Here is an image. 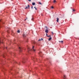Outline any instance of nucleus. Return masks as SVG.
Returning <instances> with one entry per match:
<instances>
[{"label":"nucleus","mask_w":79,"mask_h":79,"mask_svg":"<svg viewBox=\"0 0 79 79\" xmlns=\"http://www.w3.org/2000/svg\"><path fill=\"white\" fill-rule=\"evenodd\" d=\"M34 8L35 9V10H37V8H36L35 7H34Z\"/></svg>","instance_id":"nucleus-14"},{"label":"nucleus","mask_w":79,"mask_h":79,"mask_svg":"<svg viewBox=\"0 0 79 79\" xmlns=\"http://www.w3.org/2000/svg\"><path fill=\"white\" fill-rule=\"evenodd\" d=\"M0 22H1V20H0Z\"/></svg>","instance_id":"nucleus-28"},{"label":"nucleus","mask_w":79,"mask_h":79,"mask_svg":"<svg viewBox=\"0 0 79 79\" xmlns=\"http://www.w3.org/2000/svg\"><path fill=\"white\" fill-rule=\"evenodd\" d=\"M6 49H7V47H6Z\"/></svg>","instance_id":"nucleus-25"},{"label":"nucleus","mask_w":79,"mask_h":79,"mask_svg":"<svg viewBox=\"0 0 79 79\" xmlns=\"http://www.w3.org/2000/svg\"><path fill=\"white\" fill-rule=\"evenodd\" d=\"M59 42H61V43H62V44L63 42V41H59Z\"/></svg>","instance_id":"nucleus-10"},{"label":"nucleus","mask_w":79,"mask_h":79,"mask_svg":"<svg viewBox=\"0 0 79 79\" xmlns=\"http://www.w3.org/2000/svg\"><path fill=\"white\" fill-rule=\"evenodd\" d=\"M47 37H51V35H48V36H47Z\"/></svg>","instance_id":"nucleus-15"},{"label":"nucleus","mask_w":79,"mask_h":79,"mask_svg":"<svg viewBox=\"0 0 79 79\" xmlns=\"http://www.w3.org/2000/svg\"><path fill=\"white\" fill-rule=\"evenodd\" d=\"M24 62H23V63Z\"/></svg>","instance_id":"nucleus-31"},{"label":"nucleus","mask_w":79,"mask_h":79,"mask_svg":"<svg viewBox=\"0 0 79 79\" xmlns=\"http://www.w3.org/2000/svg\"><path fill=\"white\" fill-rule=\"evenodd\" d=\"M40 40H43V39L41 38V39H40L39 40H38V41H40Z\"/></svg>","instance_id":"nucleus-7"},{"label":"nucleus","mask_w":79,"mask_h":79,"mask_svg":"<svg viewBox=\"0 0 79 79\" xmlns=\"http://www.w3.org/2000/svg\"><path fill=\"white\" fill-rule=\"evenodd\" d=\"M33 6H31V8H32V9H33Z\"/></svg>","instance_id":"nucleus-21"},{"label":"nucleus","mask_w":79,"mask_h":79,"mask_svg":"<svg viewBox=\"0 0 79 79\" xmlns=\"http://www.w3.org/2000/svg\"><path fill=\"white\" fill-rule=\"evenodd\" d=\"M52 34H53V32H52Z\"/></svg>","instance_id":"nucleus-23"},{"label":"nucleus","mask_w":79,"mask_h":79,"mask_svg":"<svg viewBox=\"0 0 79 79\" xmlns=\"http://www.w3.org/2000/svg\"><path fill=\"white\" fill-rule=\"evenodd\" d=\"M1 43V41L0 40V44Z\"/></svg>","instance_id":"nucleus-27"},{"label":"nucleus","mask_w":79,"mask_h":79,"mask_svg":"<svg viewBox=\"0 0 79 79\" xmlns=\"http://www.w3.org/2000/svg\"><path fill=\"white\" fill-rule=\"evenodd\" d=\"M66 75H64V79H66Z\"/></svg>","instance_id":"nucleus-8"},{"label":"nucleus","mask_w":79,"mask_h":79,"mask_svg":"<svg viewBox=\"0 0 79 79\" xmlns=\"http://www.w3.org/2000/svg\"><path fill=\"white\" fill-rule=\"evenodd\" d=\"M28 51H33V52H35V49L34 48V46H33L32 48V49H30L29 48H28Z\"/></svg>","instance_id":"nucleus-1"},{"label":"nucleus","mask_w":79,"mask_h":79,"mask_svg":"<svg viewBox=\"0 0 79 79\" xmlns=\"http://www.w3.org/2000/svg\"><path fill=\"white\" fill-rule=\"evenodd\" d=\"M17 32H18V33H19L20 32V31H19V30H18L17 31Z\"/></svg>","instance_id":"nucleus-13"},{"label":"nucleus","mask_w":79,"mask_h":79,"mask_svg":"<svg viewBox=\"0 0 79 79\" xmlns=\"http://www.w3.org/2000/svg\"><path fill=\"white\" fill-rule=\"evenodd\" d=\"M32 5H35V2H32Z\"/></svg>","instance_id":"nucleus-6"},{"label":"nucleus","mask_w":79,"mask_h":79,"mask_svg":"<svg viewBox=\"0 0 79 79\" xmlns=\"http://www.w3.org/2000/svg\"><path fill=\"white\" fill-rule=\"evenodd\" d=\"M45 32L46 33H48V29H46L45 31Z\"/></svg>","instance_id":"nucleus-3"},{"label":"nucleus","mask_w":79,"mask_h":79,"mask_svg":"<svg viewBox=\"0 0 79 79\" xmlns=\"http://www.w3.org/2000/svg\"><path fill=\"white\" fill-rule=\"evenodd\" d=\"M26 40H27L26 41V42H27V40H28V39H26Z\"/></svg>","instance_id":"nucleus-16"},{"label":"nucleus","mask_w":79,"mask_h":79,"mask_svg":"<svg viewBox=\"0 0 79 79\" xmlns=\"http://www.w3.org/2000/svg\"><path fill=\"white\" fill-rule=\"evenodd\" d=\"M29 5H28L27 7H26V9H27V8H29Z\"/></svg>","instance_id":"nucleus-5"},{"label":"nucleus","mask_w":79,"mask_h":79,"mask_svg":"<svg viewBox=\"0 0 79 79\" xmlns=\"http://www.w3.org/2000/svg\"><path fill=\"white\" fill-rule=\"evenodd\" d=\"M52 8V9H53V6H52L51 7Z\"/></svg>","instance_id":"nucleus-19"},{"label":"nucleus","mask_w":79,"mask_h":79,"mask_svg":"<svg viewBox=\"0 0 79 79\" xmlns=\"http://www.w3.org/2000/svg\"><path fill=\"white\" fill-rule=\"evenodd\" d=\"M28 1L29 2H31V0H28Z\"/></svg>","instance_id":"nucleus-20"},{"label":"nucleus","mask_w":79,"mask_h":79,"mask_svg":"<svg viewBox=\"0 0 79 79\" xmlns=\"http://www.w3.org/2000/svg\"><path fill=\"white\" fill-rule=\"evenodd\" d=\"M18 46H19V45H18Z\"/></svg>","instance_id":"nucleus-30"},{"label":"nucleus","mask_w":79,"mask_h":79,"mask_svg":"<svg viewBox=\"0 0 79 79\" xmlns=\"http://www.w3.org/2000/svg\"><path fill=\"white\" fill-rule=\"evenodd\" d=\"M46 36H48V34H47V33L46 34Z\"/></svg>","instance_id":"nucleus-22"},{"label":"nucleus","mask_w":79,"mask_h":79,"mask_svg":"<svg viewBox=\"0 0 79 79\" xmlns=\"http://www.w3.org/2000/svg\"><path fill=\"white\" fill-rule=\"evenodd\" d=\"M23 37H24V35H23Z\"/></svg>","instance_id":"nucleus-26"},{"label":"nucleus","mask_w":79,"mask_h":79,"mask_svg":"<svg viewBox=\"0 0 79 79\" xmlns=\"http://www.w3.org/2000/svg\"><path fill=\"white\" fill-rule=\"evenodd\" d=\"M73 11H75V10L74 9H73Z\"/></svg>","instance_id":"nucleus-17"},{"label":"nucleus","mask_w":79,"mask_h":79,"mask_svg":"<svg viewBox=\"0 0 79 79\" xmlns=\"http://www.w3.org/2000/svg\"><path fill=\"white\" fill-rule=\"evenodd\" d=\"M39 55H40V53H39Z\"/></svg>","instance_id":"nucleus-29"},{"label":"nucleus","mask_w":79,"mask_h":79,"mask_svg":"<svg viewBox=\"0 0 79 79\" xmlns=\"http://www.w3.org/2000/svg\"><path fill=\"white\" fill-rule=\"evenodd\" d=\"M39 4H40V5H42V3L40 2H39Z\"/></svg>","instance_id":"nucleus-11"},{"label":"nucleus","mask_w":79,"mask_h":79,"mask_svg":"<svg viewBox=\"0 0 79 79\" xmlns=\"http://www.w3.org/2000/svg\"><path fill=\"white\" fill-rule=\"evenodd\" d=\"M19 50L20 51V52H22V50L23 49V48L20 47H19Z\"/></svg>","instance_id":"nucleus-2"},{"label":"nucleus","mask_w":79,"mask_h":79,"mask_svg":"<svg viewBox=\"0 0 79 79\" xmlns=\"http://www.w3.org/2000/svg\"><path fill=\"white\" fill-rule=\"evenodd\" d=\"M32 60H33V59L34 58L33 57H32V58H31Z\"/></svg>","instance_id":"nucleus-18"},{"label":"nucleus","mask_w":79,"mask_h":79,"mask_svg":"<svg viewBox=\"0 0 79 79\" xmlns=\"http://www.w3.org/2000/svg\"><path fill=\"white\" fill-rule=\"evenodd\" d=\"M53 2L54 3H55V2H56V0H54Z\"/></svg>","instance_id":"nucleus-12"},{"label":"nucleus","mask_w":79,"mask_h":79,"mask_svg":"<svg viewBox=\"0 0 79 79\" xmlns=\"http://www.w3.org/2000/svg\"><path fill=\"white\" fill-rule=\"evenodd\" d=\"M59 20V18H57L56 21L57 23H58Z\"/></svg>","instance_id":"nucleus-4"},{"label":"nucleus","mask_w":79,"mask_h":79,"mask_svg":"<svg viewBox=\"0 0 79 79\" xmlns=\"http://www.w3.org/2000/svg\"><path fill=\"white\" fill-rule=\"evenodd\" d=\"M26 19H25V20H26Z\"/></svg>","instance_id":"nucleus-24"},{"label":"nucleus","mask_w":79,"mask_h":79,"mask_svg":"<svg viewBox=\"0 0 79 79\" xmlns=\"http://www.w3.org/2000/svg\"><path fill=\"white\" fill-rule=\"evenodd\" d=\"M48 40H52V38L51 37L49 38Z\"/></svg>","instance_id":"nucleus-9"}]
</instances>
